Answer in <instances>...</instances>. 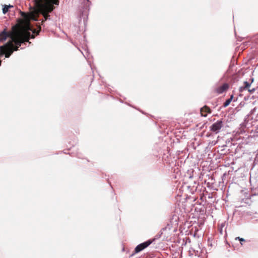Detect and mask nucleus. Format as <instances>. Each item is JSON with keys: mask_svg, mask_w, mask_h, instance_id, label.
I'll return each instance as SVG.
<instances>
[{"mask_svg": "<svg viewBox=\"0 0 258 258\" xmlns=\"http://www.w3.org/2000/svg\"><path fill=\"white\" fill-rule=\"evenodd\" d=\"M35 32V30L28 27V30L23 33H14L13 32H8L5 28L0 32V42L6 41L8 38L9 40L5 44L0 46V57L5 55L6 58L10 57L22 44H25L31 38H34L35 36L33 34Z\"/></svg>", "mask_w": 258, "mask_h": 258, "instance_id": "nucleus-1", "label": "nucleus"}, {"mask_svg": "<svg viewBox=\"0 0 258 258\" xmlns=\"http://www.w3.org/2000/svg\"><path fill=\"white\" fill-rule=\"evenodd\" d=\"M38 7L46 13H51L54 9L52 5H58L59 0H35Z\"/></svg>", "mask_w": 258, "mask_h": 258, "instance_id": "nucleus-2", "label": "nucleus"}, {"mask_svg": "<svg viewBox=\"0 0 258 258\" xmlns=\"http://www.w3.org/2000/svg\"><path fill=\"white\" fill-rule=\"evenodd\" d=\"M154 239H149L142 243L138 244L135 248L134 252L132 255H134L136 253H138L140 251H142L148 246H149L153 241Z\"/></svg>", "mask_w": 258, "mask_h": 258, "instance_id": "nucleus-3", "label": "nucleus"}, {"mask_svg": "<svg viewBox=\"0 0 258 258\" xmlns=\"http://www.w3.org/2000/svg\"><path fill=\"white\" fill-rule=\"evenodd\" d=\"M223 126V122L222 119H220L213 123L210 127V131L215 133V134H218L220 132V130Z\"/></svg>", "mask_w": 258, "mask_h": 258, "instance_id": "nucleus-4", "label": "nucleus"}, {"mask_svg": "<svg viewBox=\"0 0 258 258\" xmlns=\"http://www.w3.org/2000/svg\"><path fill=\"white\" fill-rule=\"evenodd\" d=\"M200 111H201L202 116H203L204 117H206L207 114V113L203 114V112L205 111V112L208 113H210L211 112V109L206 105H205L203 107H202L200 109Z\"/></svg>", "mask_w": 258, "mask_h": 258, "instance_id": "nucleus-5", "label": "nucleus"}, {"mask_svg": "<svg viewBox=\"0 0 258 258\" xmlns=\"http://www.w3.org/2000/svg\"><path fill=\"white\" fill-rule=\"evenodd\" d=\"M251 83L247 81L244 82V86L239 88V92H242L245 89H247L250 86Z\"/></svg>", "mask_w": 258, "mask_h": 258, "instance_id": "nucleus-6", "label": "nucleus"}, {"mask_svg": "<svg viewBox=\"0 0 258 258\" xmlns=\"http://www.w3.org/2000/svg\"><path fill=\"white\" fill-rule=\"evenodd\" d=\"M12 7H13V6L12 5H4L3 6V13L4 14H6L8 12L9 9L11 8H12Z\"/></svg>", "mask_w": 258, "mask_h": 258, "instance_id": "nucleus-7", "label": "nucleus"}, {"mask_svg": "<svg viewBox=\"0 0 258 258\" xmlns=\"http://www.w3.org/2000/svg\"><path fill=\"white\" fill-rule=\"evenodd\" d=\"M233 98V95H231L230 97L229 98H228V99H227L225 102L224 103H223V106L224 107H226L227 106H228L230 103H231V102L232 101V99Z\"/></svg>", "mask_w": 258, "mask_h": 258, "instance_id": "nucleus-8", "label": "nucleus"}, {"mask_svg": "<svg viewBox=\"0 0 258 258\" xmlns=\"http://www.w3.org/2000/svg\"><path fill=\"white\" fill-rule=\"evenodd\" d=\"M21 15L26 20L29 19V16L25 12H21Z\"/></svg>", "mask_w": 258, "mask_h": 258, "instance_id": "nucleus-9", "label": "nucleus"}, {"mask_svg": "<svg viewBox=\"0 0 258 258\" xmlns=\"http://www.w3.org/2000/svg\"><path fill=\"white\" fill-rule=\"evenodd\" d=\"M166 228H167V227L162 228L160 232L155 236V238L154 239L155 240V239H157V238L160 237L161 235L162 234V231H164L165 229H166Z\"/></svg>", "mask_w": 258, "mask_h": 258, "instance_id": "nucleus-10", "label": "nucleus"}, {"mask_svg": "<svg viewBox=\"0 0 258 258\" xmlns=\"http://www.w3.org/2000/svg\"><path fill=\"white\" fill-rule=\"evenodd\" d=\"M235 240H238L240 241V244L241 245H243V242H245V239H244L243 238H241L240 237H237L235 238Z\"/></svg>", "mask_w": 258, "mask_h": 258, "instance_id": "nucleus-11", "label": "nucleus"}, {"mask_svg": "<svg viewBox=\"0 0 258 258\" xmlns=\"http://www.w3.org/2000/svg\"><path fill=\"white\" fill-rule=\"evenodd\" d=\"M228 88V86L227 84H223L221 88V89L222 90L221 92L226 90Z\"/></svg>", "mask_w": 258, "mask_h": 258, "instance_id": "nucleus-12", "label": "nucleus"}, {"mask_svg": "<svg viewBox=\"0 0 258 258\" xmlns=\"http://www.w3.org/2000/svg\"><path fill=\"white\" fill-rule=\"evenodd\" d=\"M256 108L255 107H254L253 109H251L250 113L252 115V114H254V113L256 111Z\"/></svg>", "mask_w": 258, "mask_h": 258, "instance_id": "nucleus-13", "label": "nucleus"}, {"mask_svg": "<svg viewBox=\"0 0 258 258\" xmlns=\"http://www.w3.org/2000/svg\"><path fill=\"white\" fill-rule=\"evenodd\" d=\"M248 89V91L249 92L251 93L254 92V91H255V88H252V89Z\"/></svg>", "mask_w": 258, "mask_h": 258, "instance_id": "nucleus-14", "label": "nucleus"}, {"mask_svg": "<svg viewBox=\"0 0 258 258\" xmlns=\"http://www.w3.org/2000/svg\"><path fill=\"white\" fill-rule=\"evenodd\" d=\"M1 64H2V60L0 59V66H1Z\"/></svg>", "mask_w": 258, "mask_h": 258, "instance_id": "nucleus-15", "label": "nucleus"}]
</instances>
